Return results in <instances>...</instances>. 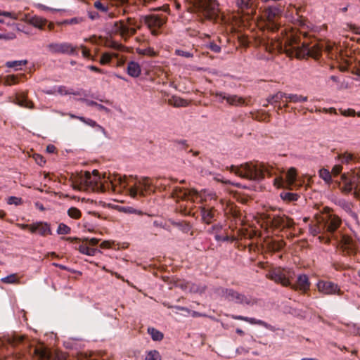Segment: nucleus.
Wrapping results in <instances>:
<instances>
[{"label":"nucleus","instance_id":"3c124183","mask_svg":"<svg viewBox=\"0 0 360 360\" xmlns=\"http://www.w3.org/2000/svg\"><path fill=\"white\" fill-rule=\"evenodd\" d=\"M20 13H16L14 12L4 11L0 10V16L8 17L14 20H18Z\"/></svg>","mask_w":360,"mask_h":360},{"label":"nucleus","instance_id":"393cba45","mask_svg":"<svg viewBox=\"0 0 360 360\" xmlns=\"http://www.w3.org/2000/svg\"><path fill=\"white\" fill-rule=\"evenodd\" d=\"M200 212L202 221L210 224L214 219L217 210L214 207L206 208L205 207H200Z\"/></svg>","mask_w":360,"mask_h":360},{"label":"nucleus","instance_id":"603ef678","mask_svg":"<svg viewBox=\"0 0 360 360\" xmlns=\"http://www.w3.org/2000/svg\"><path fill=\"white\" fill-rule=\"evenodd\" d=\"M205 46L214 53H219L221 51V46L217 45L214 41H210Z\"/></svg>","mask_w":360,"mask_h":360},{"label":"nucleus","instance_id":"774afa93","mask_svg":"<svg viewBox=\"0 0 360 360\" xmlns=\"http://www.w3.org/2000/svg\"><path fill=\"white\" fill-rule=\"evenodd\" d=\"M352 179H355L356 182H360V169L354 170L352 176L350 177Z\"/></svg>","mask_w":360,"mask_h":360},{"label":"nucleus","instance_id":"a18cd8bd","mask_svg":"<svg viewBox=\"0 0 360 360\" xmlns=\"http://www.w3.org/2000/svg\"><path fill=\"white\" fill-rule=\"evenodd\" d=\"M176 226L179 228L183 232L188 233L191 231V226L186 221H179L174 224Z\"/></svg>","mask_w":360,"mask_h":360},{"label":"nucleus","instance_id":"f257e3e1","mask_svg":"<svg viewBox=\"0 0 360 360\" xmlns=\"http://www.w3.org/2000/svg\"><path fill=\"white\" fill-rule=\"evenodd\" d=\"M109 183L114 191L121 192L123 189H127L129 195L133 198H143L147 194L154 192L153 190V182L149 177L136 176H121L115 174L112 177L108 178Z\"/></svg>","mask_w":360,"mask_h":360},{"label":"nucleus","instance_id":"6e6d98bb","mask_svg":"<svg viewBox=\"0 0 360 360\" xmlns=\"http://www.w3.org/2000/svg\"><path fill=\"white\" fill-rule=\"evenodd\" d=\"M2 282L5 283H15L17 282L18 278L15 274H11L1 279Z\"/></svg>","mask_w":360,"mask_h":360},{"label":"nucleus","instance_id":"338daca9","mask_svg":"<svg viewBox=\"0 0 360 360\" xmlns=\"http://www.w3.org/2000/svg\"><path fill=\"white\" fill-rule=\"evenodd\" d=\"M84 239V241L88 243V245H91V246H96V245H97V244L99 242V240L96 238H85Z\"/></svg>","mask_w":360,"mask_h":360},{"label":"nucleus","instance_id":"e2e57ef3","mask_svg":"<svg viewBox=\"0 0 360 360\" xmlns=\"http://www.w3.org/2000/svg\"><path fill=\"white\" fill-rule=\"evenodd\" d=\"M333 266L337 271H342V270H344V269H349V265H345L344 264H340V263H334L333 264Z\"/></svg>","mask_w":360,"mask_h":360},{"label":"nucleus","instance_id":"5fc2aeb1","mask_svg":"<svg viewBox=\"0 0 360 360\" xmlns=\"http://www.w3.org/2000/svg\"><path fill=\"white\" fill-rule=\"evenodd\" d=\"M94 7L101 12H107L108 11V6L101 3V1H96L94 2Z\"/></svg>","mask_w":360,"mask_h":360},{"label":"nucleus","instance_id":"4d7b16f0","mask_svg":"<svg viewBox=\"0 0 360 360\" xmlns=\"http://www.w3.org/2000/svg\"><path fill=\"white\" fill-rule=\"evenodd\" d=\"M79 120L82 121V122L85 123L86 124L92 127H96L97 126V122L91 119L86 118L84 117H79Z\"/></svg>","mask_w":360,"mask_h":360},{"label":"nucleus","instance_id":"f8f14e48","mask_svg":"<svg viewBox=\"0 0 360 360\" xmlns=\"http://www.w3.org/2000/svg\"><path fill=\"white\" fill-rule=\"evenodd\" d=\"M345 255H354L356 252V243L349 236L340 233L333 238Z\"/></svg>","mask_w":360,"mask_h":360},{"label":"nucleus","instance_id":"6e6552de","mask_svg":"<svg viewBox=\"0 0 360 360\" xmlns=\"http://www.w3.org/2000/svg\"><path fill=\"white\" fill-rule=\"evenodd\" d=\"M142 22L138 24L137 21L132 18H127V20H119L114 22L113 30L125 39L134 35L137 30L142 27Z\"/></svg>","mask_w":360,"mask_h":360},{"label":"nucleus","instance_id":"6ab92c4d","mask_svg":"<svg viewBox=\"0 0 360 360\" xmlns=\"http://www.w3.org/2000/svg\"><path fill=\"white\" fill-rule=\"evenodd\" d=\"M229 316L231 319H235V320L244 321H246L252 325H259L262 327H264L265 328H266L268 330H274V328L273 326H271V324H269L262 320H260V319H256L255 318H251V317H248V316H243L241 315H234V314L229 315Z\"/></svg>","mask_w":360,"mask_h":360},{"label":"nucleus","instance_id":"412c9836","mask_svg":"<svg viewBox=\"0 0 360 360\" xmlns=\"http://www.w3.org/2000/svg\"><path fill=\"white\" fill-rule=\"evenodd\" d=\"M236 4L238 10L245 15H250L255 13V6L253 0H236Z\"/></svg>","mask_w":360,"mask_h":360},{"label":"nucleus","instance_id":"0eeeda50","mask_svg":"<svg viewBox=\"0 0 360 360\" xmlns=\"http://www.w3.org/2000/svg\"><path fill=\"white\" fill-rule=\"evenodd\" d=\"M325 212L321 217L323 225V230L326 231V236H319V240L321 243H329L331 238H335L340 233H336L338 228L342 224L341 219L334 213L330 212L328 207L324 208Z\"/></svg>","mask_w":360,"mask_h":360},{"label":"nucleus","instance_id":"7c9ffc66","mask_svg":"<svg viewBox=\"0 0 360 360\" xmlns=\"http://www.w3.org/2000/svg\"><path fill=\"white\" fill-rule=\"evenodd\" d=\"M308 100L307 96H304L302 95L294 94H287V102L289 103H302L306 102Z\"/></svg>","mask_w":360,"mask_h":360},{"label":"nucleus","instance_id":"bb28decb","mask_svg":"<svg viewBox=\"0 0 360 360\" xmlns=\"http://www.w3.org/2000/svg\"><path fill=\"white\" fill-rule=\"evenodd\" d=\"M127 72L129 76L138 77L141 75V69L138 63L130 61L127 64Z\"/></svg>","mask_w":360,"mask_h":360},{"label":"nucleus","instance_id":"a878e982","mask_svg":"<svg viewBox=\"0 0 360 360\" xmlns=\"http://www.w3.org/2000/svg\"><path fill=\"white\" fill-rule=\"evenodd\" d=\"M338 159L340 160L342 164H349L352 162H356L360 160V156L358 154H353L348 152L339 154Z\"/></svg>","mask_w":360,"mask_h":360},{"label":"nucleus","instance_id":"c9c22d12","mask_svg":"<svg viewBox=\"0 0 360 360\" xmlns=\"http://www.w3.org/2000/svg\"><path fill=\"white\" fill-rule=\"evenodd\" d=\"M319 176L326 183L330 184L332 182V174L330 172L325 168H322L319 170Z\"/></svg>","mask_w":360,"mask_h":360},{"label":"nucleus","instance_id":"c756f323","mask_svg":"<svg viewBox=\"0 0 360 360\" xmlns=\"http://www.w3.org/2000/svg\"><path fill=\"white\" fill-rule=\"evenodd\" d=\"M310 232L314 236H326V231L323 230V225L321 221V219H320L319 220L318 224L314 225L310 227Z\"/></svg>","mask_w":360,"mask_h":360},{"label":"nucleus","instance_id":"4c0bfd02","mask_svg":"<svg viewBox=\"0 0 360 360\" xmlns=\"http://www.w3.org/2000/svg\"><path fill=\"white\" fill-rule=\"evenodd\" d=\"M83 101L86 103L87 105L95 106L96 108H97L98 110L104 111L106 113H109L110 112V110L109 108H106L105 106L101 104L98 103L96 101L86 99H83Z\"/></svg>","mask_w":360,"mask_h":360},{"label":"nucleus","instance_id":"c85d7f7f","mask_svg":"<svg viewBox=\"0 0 360 360\" xmlns=\"http://www.w3.org/2000/svg\"><path fill=\"white\" fill-rule=\"evenodd\" d=\"M191 103V101L186 100L177 96H172L168 101L169 105L176 108L186 107L188 106Z\"/></svg>","mask_w":360,"mask_h":360},{"label":"nucleus","instance_id":"37998d69","mask_svg":"<svg viewBox=\"0 0 360 360\" xmlns=\"http://www.w3.org/2000/svg\"><path fill=\"white\" fill-rule=\"evenodd\" d=\"M145 360H161V356L158 351L151 350L146 354Z\"/></svg>","mask_w":360,"mask_h":360},{"label":"nucleus","instance_id":"de8ad7c7","mask_svg":"<svg viewBox=\"0 0 360 360\" xmlns=\"http://www.w3.org/2000/svg\"><path fill=\"white\" fill-rule=\"evenodd\" d=\"M214 238L217 241H231L233 242L236 240V238L234 236H229L227 234L225 236H221L218 233L215 234Z\"/></svg>","mask_w":360,"mask_h":360},{"label":"nucleus","instance_id":"2eb2a0df","mask_svg":"<svg viewBox=\"0 0 360 360\" xmlns=\"http://www.w3.org/2000/svg\"><path fill=\"white\" fill-rule=\"evenodd\" d=\"M267 223L275 229H283L285 228H291L294 226L293 220L285 215H271L267 214Z\"/></svg>","mask_w":360,"mask_h":360},{"label":"nucleus","instance_id":"680f3d73","mask_svg":"<svg viewBox=\"0 0 360 360\" xmlns=\"http://www.w3.org/2000/svg\"><path fill=\"white\" fill-rule=\"evenodd\" d=\"M316 112H323L325 113H330V114H337L336 109L335 108H322V109H316Z\"/></svg>","mask_w":360,"mask_h":360},{"label":"nucleus","instance_id":"a19ab883","mask_svg":"<svg viewBox=\"0 0 360 360\" xmlns=\"http://www.w3.org/2000/svg\"><path fill=\"white\" fill-rule=\"evenodd\" d=\"M71 232V228L64 223H60L57 229L58 235H67Z\"/></svg>","mask_w":360,"mask_h":360},{"label":"nucleus","instance_id":"9b49d317","mask_svg":"<svg viewBox=\"0 0 360 360\" xmlns=\"http://www.w3.org/2000/svg\"><path fill=\"white\" fill-rule=\"evenodd\" d=\"M212 94L219 99V101H226L230 105L240 107L251 105V97L243 98L238 95L229 94L221 91H217Z\"/></svg>","mask_w":360,"mask_h":360},{"label":"nucleus","instance_id":"052dcab7","mask_svg":"<svg viewBox=\"0 0 360 360\" xmlns=\"http://www.w3.org/2000/svg\"><path fill=\"white\" fill-rule=\"evenodd\" d=\"M342 170V166L341 165H335L332 168L331 174L334 175L335 176L339 175Z\"/></svg>","mask_w":360,"mask_h":360},{"label":"nucleus","instance_id":"5701e85b","mask_svg":"<svg viewBox=\"0 0 360 360\" xmlns=\"http://www.w3.org/2000/svg\"><path fill=\"white\" fill-rule=\"evenodd\" d=\"M29 227V230L32 233H39L41 236L51 234L50 226L46 222H36L31 224V226H26Z\"/></svg>","mask_w":360,"mask_h":360},{"label":"nucleus","instance_id":"1a4fd4ad","mask_svg":"<svg viewBox=\"0 0 360 360\" xmlns=\"http://www.w3.org/2000/svg\"><path fill=\"white\" fill-rule=\"evenodd\" d=\"M171 195L177 200L186 201L193 204H201L203 202L202 195L195 189H187L176 186L173 188Z\"/></svg>","mask_w":360,"mask_h":360},{"label":"nucleus","instance_id":"69168bd1","mask_svg":"<svg viewBox=\"0 0 360 360\" xmlns=\"http://www.w3.org/2000/svg\"><path fill=\"white\" fill-rule=\"evenodd\" d=\"M176 53L179 56H183L185 58H192L193 54L188 51H183V50H176Z\"/></svg>","mask_w":360,"mask_h":360},{"label":"nucleus","instance_id":"13d9d810","mask_svg":"<svg viewBox=\"0 0 360 360\" xmlns=\"http://www.w3.org/2000/svg\"><path fill=\"white\" fill-rule=\"evenodd\" d=\"M342 115L345 117H354L356 115V112L354 109H347V110H340Z\"/></svg>","mask_w":360,"mask_h":360},{"label":"nucleus","instance_id":"7ed1b4c3","mask_svg":"<svg viewBox=\"0 0 360 360\" xmlns=\"http://www.w3.org/2000/svg\"><path fill=\"white\" fill-rule=\"evenodd\" d=\"M230 172L250 181H261L266 175L269 177L277 175L278 169L269 164L256 161L240 166L231 165Z\"/></svg>","mask_w":360,"mask_h":360},{"label":"nucleus","instance_id":"423d86ee","mask_svg":"<svg viewBox=\"0 0 360 360\" xmlns=\"http://www.w3.org/2000/svg\"><path fill=\"white\" fill-rule=\"evenodd\" d=\"M282 12L283 10L281 7L278 6H269L266 8L264 11V15L267 20V28L272 32L280 31L281 37H279V40L281 41L280 45L281 47L285 44V41L288 36L295 32L294 30L287 31L285 28L281 27L278 20L281 17Z\"/></svg>","mask_w":360,"mask_h":360},{"label":"nucleus","instance_id":"9d476101","mask_svg":"<svg viewBox=\"0 0 360 360\" xmlns=\"http://www.w3.org/2000/svg\"><path fill=\"white\" fill-rule=\"evenodd\" d=\"M221 293L226 300L238 304L253 306L257 302L252 296L240 293L232 288H222Z\"/></svg>","mask_w":360,"mask_h":360},{"label":"nucleus","instance_id":"ea45409f","mask_svg":"<svg viewBox=\"0 0 360 360\" xmlns=\"http://www.w3.org/2000/svg\"><path fill=\"white\" fill-rule=\"evenodd\" d=\"M24 339V336L15 334L11 337L8 338V341L12 346H16L22 343Z\"/></svg>","mask_w":360,"mask_h":360},{"label":"nucleus","instance_id":"864d4df0","mask_svg":"<svg viewBox=\"0 0 360 360\" xmlns=\"http://www.w3.org/2000/svg\"><path fill=\"white\" fill-rule=\"evenodd\" d=\"M22 200L20 198L11 196L7 199V203L8 205H20L22 204Z\"/></svg>","mask_w":360,"mask_h":360},{"label":"nucleus","instance_id":"ddd939ff","mask_svg":"<svg viewBox=\"0 0 360 360\" xmlns=\"http://www.w3.org/2000/svg\"><path fill=\"white\" fill-rule=\"evenodd\" d=\"M46 49L52 54L77 55V47L68 42L50 43Z\"/></svg>","mask_w":360,"mask_h":360},{"label":"nucleus","instance_id":"58836bf2","mask_svg":"<svg viewBox=\"0 0 360 360\" xmlns=\"http://www.w3.org/2000/svg\"><path fill=\"white\" fill-rule=\"evenodd\" d=\"M67 213L70 218L74 219H78L82 217L81 211L75 207H71L69 208Z\"/></svg>","mask_w":360,"mask_h":360},{"label":"nucleus","instance_id":"f704fd0d","mask_svg":"<svg viewBox=\"0 0 360 360\" xmlns=\"http://www.w3.org/2000/svg\"><path fill=\"white\" fill-rule=\"evenodd\" d=\"M56 91L60 95H70V94L76 95V96L82 95L80 91H75L73 89H68L65 86H58Z\"/></svg>","mask_w":360,"mask_h":360},{"label":"nucleus","instance_id":"4be33fe9","mask_svg":"<svg viewBox=\"0 0 360 360\" xmlns=\"http://www.w3.org/2000/svg\"><path fill=\"white\" fill-rule=\"evenodd\" d=\"M11 102L28 109H33L34 108V103L27 98V92L17 93L15 98Z\"/></svg>","mask_w":360,"mask_h":360},{"label":"nucleus","instance_id":"4468645a","mask_svg":"<svg viewBox=\"0 0 360 360\" xmlns=\"http://www.w3.org/2000/svg\"><path fill=\"white\" fill-rule=\"evenodd\" d=\"M140 20L147 25L154 36L160 34L159 29L165 23L164 18L156 15H141Z\"/></svg>","mask_w":360,"mask_h":360},{"label":"nucleus","instance_id":"2f4dec72","mask_svg":"<svg viewBox=\"0 0 360 360\" xmlns=\"http://www.w3.org/2000/svg\"><path fill=\"white\" fill-rule=\"evenodd\" d=\"M280 196L284 201L288 202L297 201L300 198V195L298 194L290 193L288 191L281 192Z\"/></svg>","mask_w":360,"mask_h":360},{"label":"nucleus","instance_id":"09e8293b","mask_svg":"<svg viewBox=\"0 0 360 360\" xmlns=\"http://www.w3.org/2000/svg\"><path fill=\"white\" fill-rule=\"evenodd\" d=\"M137 52L139 53V54L143 55V56H145V55L150 56H156L155 51L153 50V49H152L150 47L144 49H138Z\"/></svg>","mask_w":360,"mask_h":360},{"label":"nucleus","instance_id":"c03bdc74","mask_svg":"<svg viewBox=\"0 0 360 360\" xmlns=\"http://www.w3.org/2000/svg\"><path fill=\"white\" fill-rule=\"evenodd\" d=\"M229 213L231 214V216L233 217L235 220H240L241 221V212L240 210L237 208L236 207H231L229 210Z\"/></svg>","mask_w":360,"mask_h":360},{"label":"nucleus","instance_id":"49530a36","mask_svg":"<svg viewBox=\"0 0 360 360\" xmlns=\"http://www.w3.org/2000/svg\"><path fill=\"white\" fill-rule=\"evenodd\" d=\"M296 169L293 167L289 169L286 173V179L289 183H293L296 179Z\"/></svg>","mask_w":360,"mask_h":360},{"label":"nucleus","instance_id":"473e14b6","mask_svg":"<svg viewBox=\"0 0 360 360\" xmlns=\"http://www.w3.org/2000/svg\"><path fill=\"white\" fill-rule=\"evenodd\" d=\"M148 333L154 341H160L164 338V335L162 332L153 327H149L148 328Z\"/></svg>","mask_w":360,"mask_h":360},{"label":"nucleus","instance_id":"79ce46f5","mask_svg":"<svg viewBox=\"0 0 360 360\" xmlns=\"http://www.w3.org/2000/svg\"><path fill=\"white\" fill-rule=\"evenodd\" d=\"M18 83V75H7L4 78V84L5 85L11 86V85L15 84Z\"/></svg>","mask_w":360,"mask_h":360},{"label":"nucleus","instance_id":"f03ea898","mask_svg":"<svg viewBox=\"0 0 360 360\" xmlns=\"http://www.w3.org/2000/svg\"><path fill=\"white\" fill-rule=\"evenodd\" d=\"M281 49H283V51L290 57L304 58L306 56H310L318 59L321 56L322 46L318 43L311 44L305 41H302L301 34L295 32L285 39Z\"/></svg>","mask_w":360,"mask_h":360},{"label":"nucleus","instance_id":"bf43d9fd","mask_svg":"<svg viewBox=\"0 0 360 360\" xmlns=\"http://www.w3.org/2000/svg\"><path fill=\"white\" fill-rule=\"evenodd\" d=\"M175 145L180 149H186L188 146L187 144V141L181 139V140H176L175 141Z\"/></svg>","mask_w":360,"mask_h":360},{"label":"nucleus","instance_id":"dca6fc26","mask_svg":"<svg viewBox=\"0 0 360 360\" xmlns=\"http://www.w3.org/2000/svg\"><path fill=\"white\" fill-rule=\"evenodd\" d=\"M319 292L326 295H338L341 296L343 295V291L341 290L339 285L333 282L328 281L320 280L316 284Z\"/></svg>","mask_w":360,"mask_h":360},{"label":"nucleus","instance_id":"b1692460","mask_svg":"<svg viewBox=\"0 0 360 360\" xmlns=\"http://www.w3.org/2000/svg\"><path fill=\"white\" fill-rule=\"evenodd\" d=\"M18 19L25 20L30 25L40 30H43L47 24V20L38 16H32L28 18L27 15H24L23 18L19 16Z\"/></svg>","mask_w":360,"mask_h":360},{"label":"nucleus","instance_id":"20e7f679","mask_svg":"<svg viewBox=\"0 0 360 360\" xmlns=\"http://www.w3.org/2000/svg\"><path fill=\"white\" fill-rule=\"evenodd\" d=\"M192 9L202 22L209 20L214 23H221L224 20L216 0H193Z\"/></svg>","mask_w":360,"mask_h":360},{"label":"nucleus","instance_id":"cd10ccee","mask_svg":"<svg viewBox=\"0 0 360 360\" xmlns=\"http://www.w3.org/2000/svg\"><path fill=\"white\" fill-rule=\"evenodd\" d=\"M266 101L271 105H276L281 101L287 102V94L281 91L277 92L276 94L269 96Z\"/></svg>","mask_w":360,"mask_h":360},{"label":"nucleus","instance_id":"8fccbe9b","mask_svg":"<svg viewBox=\"0 0 360 360\" xmlns=\"http://www.w3.org/2000/svg\"><path fill=\"white\" fill-rule=\"evenodd\" d=\"M27 61L26 60H14V61H8L6 65L8 68H17L18 66H21L23 65H26Z\"/></svg>","mask_w":360,"mask_h":360},{"label":"nucleus","instance_id":"a211bd4d","mask_svg":"<svg viewBox=\"0 0 360 360\" xmlns=\"http://www.w3.org/2000/svg\"><path fill=\"white\" fill-rule=\"evenodd\" d=\"M62 239L69 242H77L78 243V247H75V250H79L82 254L94 256L97 252V249L90 248L88 243L84 241V239L82 241H81L78 238L72 237H63Z\"/></svg>","mask_w":360,"mask_h":360},{"label":"nucleus","instance_id":"39448f33","mask_svg":"<svg viewBox=\"0 0 360 360\" xmlns=\"http://www.w3.org/2000/svg\"><path fill=\"white\" fill-rule=\"evenodd\" d=\"M266 277L284 287H290L291 289L299 290L303 292H306L310 288V282L306 274L300 275L297 277L296 284H292L287 275V271L281 267L270 270L266 274Z\"/></svg>","mask_w":360,"mask_h":360},{"label":"nucleus","instance_id":"72a5a7b5","mask_svg":"<svg viewBox=\"0 0 360 360\" xmlns=\"http://www.w3.org/2000/svg\"><path fill=\"white\" fill-rule=\"evenodd\" d=\"M116 6H123L124 13H128L130 10L131 3L129 0H109Z\"/></svg>","mask_w":360,"mask_h":360},{"label":"nucleus","instance_id":"f3484780","mask_svg":"<svg viewBox=\"0 0 360 360\" xmlns=\"http://www.w3.org/2000/svg\"><path fill=\"white\" fill-rule=\"evenodd\" d=\"M342 179L343 181V185L341 187L342 191L346 194L354 191V197L360 200V182H356L355 179L347 177L345 174L342 175Z\"/></svg>","mask_w":360,"mask_h":360},{"label":"nucleus","instance_id":"0e129e2a","mask_svg":"<svg viewBox=\"0 0 360 360\" xmlns=\"http://www.w3.org/2000/svg\"><path fill=\"white\" fill-rule=\"evenodd\" d=\"M284 245H285L284 243L282 241L274 243V244L272 245V249L274 251L278 252L281 249H283V248L284 247Z\"/></svg>","mask_w":360,"mask_h":360},{"label":"nucleus","instance_id":"aec40b11","mask_svg":"<svg viewBox=\"0 0 360 360\" xmlns=\"http://www.w3.org/2000/svg\"><path fill=\"white\" fill-rule=\"evenodd\" d=\"M92 174L94 176L89 172H85L84 174L80 177V183L87 187H91L94 184H97L101 179L98 171L94 169Z\"/></svg>","mask_w":360,"mask_h":360},{"label":"nucleus","instance_id":"e433bc0d","mask_svg":"<svg viewBox=\"0 0 360 360\" xmlns=\"http://www.w3.org/2000/svg\"><path fill=\"white\" fill-rule=\"evenodd\" d=\"M113 57L117 58V53H104L102 54L99 63L101 65H107L109 64L111 62V60Z\"/></svg>","mask_w":360,"mask_h":360}]
</instances>
